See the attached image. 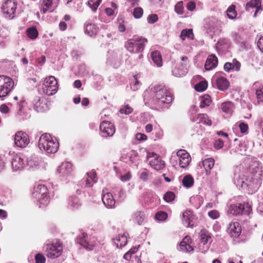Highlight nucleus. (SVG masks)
<instances>
[{
  "label": "nucleus",
  "instance_id": "1",
  "mask_svg": "<svg viewBox=\"0 0 263 263\" xmlns=\"http://www.w3.org/2000/svg\"><path fill=\"white\" fill-rule=\"evenodd\" d=\"M143 98L145 104L155 110L168 108L173 100L172 94L163 85L150 86L144 92Z\"/></svg>",
  "mask_w": 263,
  "mask_h": 263
},
{
  "label": "nucleus",
  "instance_id": "2",
  "mask_svg": "<svg viewBox=\"0 0 263 263\" xmlns=\"http://www.w3.org/2000/svg\"><path fill=\"white\" fill-rule=\"evenodd\" d=\"M38 146L41 151L47 154H54L59 149V144L49 134L45 133L41 136Z\"/></svg>",
  "mask_w": 263,
  "mask_h": 263
},
{
  "label": "nucleus",
  "instance_id": "3",
  "mask_svg": "<svg viewBox=\"0 0 263 263\" xmlns=\"http://www.w3.org/2000/svg\"><path fill=\"white\" fill-rule=\"evenodd\" d=\"M147 42V40L142 37L130 39L125 42L124 47L129 52L133 53H139L144 50L145 44Z\"/></svg>",
  "mask_w": 263,
  "mask_h": 263
},
{
  "label": "nucleus",
  "instance_id": "4",
  "mask_svg": "<svg viewBox=\"0 0 263 263\" xmlns=\"http://www.w3.org/2000/svg\"><path fill=\"white\" fill-rule=\"evenodd\" d=\"M34 191L32 193V196L36 199L40 207L47 205L50 202V198L48 195L47 187L44 184H38L34 187Z\"/></svg>",
  "mask_w": 263,
  "mask_h": 263
},
{
  "label": "nucleus",
  "instance_id": "5",
  "mask_svg": "<svg viewBox=\"0 0 263 263\" xmlns=\"http://www.w3.org/2000/svg\"><path fill=\"white\" fill-rule=\"evenodd\" d=\"M17 2L16 0H5L1 6V12L4 17L12 20L16 15Z\"/></svg>",
  "mask_w": 263,
  "mask_h": 263
},
{
  "label": "nucleus",
  "instance_id": "6",
  "mask_svg": "<svg viewBox=\"0 0 263 263\" xmlns=\"http://www.w3.org/2000/svg\"><path fill=\"white\" fill-rule=\"evenodd\" d=\"M44 249L47 257L52 259L60 256L63 251L62 245L58 240L53 241L51 243L46 244Z\"/></svg>",
  "mask_w": 263,
  "mask_h": 263
},
{
  "label": "nucleus",
  "instance_id": "7",
  "mask_svg": "<svg viewBox=\"0 0 263 263\" xmlns=\"http://www.w3.org/2000/svg\"><path fill=\"white\" fill-rule=\"evenodd\" d=\"M76 242L88 251L92 250L97 245L96 237L90 236L88 238L87 235L84 232L78 236Z\"/></svg>",
  "mask_w": 263,
  "mask_h": 263
},
{
  "label": "nucleus",
  "instance_id": "8",
  "mask_svg": "<svg viewBox=\"0 0 263 263\" xmlns=\"http://www.w3.org/2000/svg\"><path fill=\"white\" fill-rule=\"evenodd\" d=\"M58 90V82L53 76L46 78L43 84L42 90L44 93L47 96H52L55 94Z\"/></svg>",
  "mask_w": 263,
  "mask_h": 263
},
{
  "label": "nucleus",
  "instance_id": "9",
  "mask_svg": "<svg viewBox=\"0 0 263 263\" xmlns=\"http://www.w3.org/2000/svg\"><path fill=\"white\" fill-rule=\"evenodd\" d=\"M252 211L251 206L248 203L231 204L229 206L228 213L233 216L239 215H249Z\"/></svg>",
  "mask_w": 263,
  "mask_h": 263
},
{
  "label": "nucleus",
  "instance_id": "10",
  "mask_svg": "<svg viewBox=\"0 0 263 263\" xmlns=\"http://www.w3.org/2000/svg\"><path fill=\"white\" fill-rule=\"evenodd\" d=\"M12 79L6 76H0V98L7 96L14 86Z\"/></svg>",
  "mask_w": 263,
  "mask_h": 263
},
{
  "label": "nucleus",
  "instance_id": "11",
  "mask_svg": "<svg viewBox=\"0 0 263 263\" xmlns=\"http://www.w3.org/2000/svg\"><path fill=\"white\" fill-rule=\"evenodd\" d=\"M181 61L186 62L187 61V57H182L181 58ZM186 63H182L181 62L174 63L173 64L172 72L173 76L176 77H181L184 76L187 72L188 69L186 66Z\"/></svg>",
  "mask_w": 263,
  "mask_h": 263
},
{
  "label": "nucleus",
  "instance_id": "12",
  "mask_svg": "<svg viewBox=\"0 0 263 263\" xmlns=\"http://www.w3.org/2000/svg\"><path fill=\"white\" fill-rule=\"evenodd\" d=\"M27 166L33 171L38 170H45L47 164L41 158L35 156L31 155L26 159Z\"/></svg>",
  "mask_w": 263,
  "mask_h": 263
},
{
  "label": "nucleus",
  "instance_id": "13",
  "mask_svg": "<svg viewBox=\"0 0 263 263\" xmlns=\"http://www.w3.org/2000/svg\"><path fill=\"white\" fill-rule=\"evenodd\" d=\"M31 105L38 112H43L49 109L46 100L41 95H36L33 97L31 100Z\"/></svg>",
  "mask_w": 263,
  "mask_h": 263
},
{
  "label": "nucleus",
  "instance_id": "14",
  "mask_svg": "<svg viewBox=\"0 0 263 263\" xmlns=\"http://www.w3.org/2000/svg\"><path fill=\"white\" fill-rule=\"evenodd\" d=\"M149 158H152L149 161V165L154 170L159 171L164 168L165 164L164 161L155 153H147L146 159L148 160Z\"/></svg>",
  "mask_w": 263,
  "mask_h": 263
},
{
  "label": "nucleus",
  "instance_id": "15",
  "mask_svg": "<svg viewBox=\"0 0 263 263\" xmlns=\"http://www.w3.org/2000/svg\"><path fill=\"white\" fill-rule=\"evenodd\" d=\"M30 143L28 135L22 131L17 132L15 135L14 143L16 146L24 148Z\"/></svg>",
  "mask_w": 263,
  "mask_h": 263
},
{
  "label": "nucleus",
  "instance_id": "16",
  "mask_svg": "<svg viewBox=\"0 0 263 263\" xmlns=\"http://www.w3.org/2000/svg\"><path fill=\"white\" fill-rule=\"evenodd\" d=\"M100 129L101 132V136L105 138L112 136L115 132V128L113 124L105 121L101 123Z\"/></svg>",
  "mask_w": 263,
  "mask_h": 263
},
{
  "label": "nucleus",
  "instance_id": "17",
  "mask_svg": "<svg viewBox=\"0 0 263 263\" xmlns=\"http://www.w3.org/2000/svg\"><path fill=\"white\" fill-rule=\"evenodd\" d=\"M176 157L179 160V166L182 168L186 167L191 161L189 154L184 149H180L176 153Z\"/></svg>",
  "mask_w": 263,
  "mask_h": 263
},
{
  "label": "nucleus",
  "instance_id": "18",
  "mask_svg": "<svg viewBox=\"0 0 263 263\" xmlns=\"http://www.w3.org/2000/svg\"><path fill=\"white\" fill-rule=\"evenodd\" d=\"M72 172V164L69 162H63L57 168V172L59 176L65 178L70 176Z\"/></svg>",
  "mask_w": 263,
  "mask_h": 263
},
{
  "label": "nucleus",
  "instance_id": "19",
  "mask_svg": "<svg viewBox=\"0 0 263 263\" xmlns=\"http://www.w3.org/2000/svg\"><path fill=\"white\" fill-rule=\"evenodd\" d=\"M228 234L232 237L237 238L241 232V227L237 221L231 222L227 229Z\"/></svg>",
  "mask_w": 263,
  "mask_h": 263
},
{
  "label": "nucleus",
  "instance_id": "20",
  "mask_svg": "<svg viewBox=\"0 0 263 263\" xmlns=\"http://www.w3.org/2000/svg\"><path fill=\"white\" fill-rule=\"evenodd\" d=\"M192 122L196 124H202L204 125L211 126L212 122L208 116L205 114H199L197 115H192L190 117Z\"/></svg>",
  "mask_w": 263,
  "mask_h": 263
},
{
  "label": "nucleus",
  "instance_id": "21",
  "mask_svg": "<svg viewBox=\"0 0 263 263\" xmlns=\"http://www.w3.org/2000/svg\"><path fill=\"white\" fill-rule=\"evenodd\" d=\"M102 200L104 205L108 209L115 207V200L112 194L107 192V190H103L102 192Z\"/></svg>",
  "mask_w": 263,
  "mask_h": 263
},
{
  "label": "nucleus",
  "instance_id": "22",
  "mask_svg": "<svg viewBox=\"0 0 263 263\" xmlns=\"http://www.w3.org/2000/svg\"><path fill=\"white\" fill-rule=\"evenodd\" d=\"M255 8L256 11L254 14V16L256 17L258 12L263 10V6L261 5L260 0H251L246 4V10L250 11L251 8Z\"/></svg>",
  "mask_w": 263,
  "mask_h": 263
},
{
  "label": "nucleus",
  "instance_id": "23",
  "mask_svg": "<svg viewBox=\"0 0 263 263\" xmlns=\"http://www.w3.org/2000/svg\"><path fill=\"white\" fill-rule=\"evenodd\" d=\"M11 166L13 171L22 170L24 167L23 159L18 155H14L11 161Z\"/></svg>",
  "mask_w": 263,
  "mask_h": 263
},
{
  "label": "nucleus",
  "instance_id": "24",
  "mask_svg": "<svg viewBox=\"0 0 263 263\" xmlns=\"http://www.w3.org/2000/svg\"><path fill=\"white\" fill-rule=\"evenodd\" d=\"M218 63L217 57L214 54H210L205 62L204 68L206 70H211L217 67Z\"/></svg>",
  "mask_w": 263,
  "mask_h": 263
},
{
  "label": "nucleus",
  "instance_id": "25",
  "mask_svg": "<svg viewBox=\"0 0 263 263\" xmlns=\"http://www.w3.org/2000/svg\"><path fill=\"white\" fill-rule=\"evenodd\" d=\"M193 217V213L190 210H186L183 213L182 220L186 227H193L194 226V223H192Z\"/></svg>",
  "mask_w": 263,
  "mask_h": 263
},
{
  "label": "nucleus",
  "instance_id": "26",
  "mask_svg": "<svg viewBox=\"0 0 263 263\" xmlns=\"http://www.w3.org/2000/svg\"><path fill=\"white\" fill-rule=\"evenodd\" d=\"M205 23L204 27L209 33L214 32L218 24L217 20L214 17L205 19Z\"/></svg>",
  "mask_w": 263,
  "mask_h": 263
},
{
  "label": "nucleus",
  "instance_id": "27",
  "mask_svg": "<svg viewBox=\"0 0 263 263\" xmlns=\"http://www.w3.org/2000/svg\"><path fill=\"white\" fill-rule=\"evenodd\" d=\"M84 180L85 181V187H91L93 183H96L97 181L96 172L94 171H91L87 173L86 176L84 178Z\"/></svg>",
  "mask_w": 263,
  "mask_h": 263
},
{
  "label": "nucleus",
  "instance_id": "28",
  "mask_svg": "<svg viewBox=\"0 0 263 263\" xmlns=\"http://www.w3.org/2000/svg\"><path fill=\"white\" fill-rule=\"evenodd\" d=\"M127 235V233H124L122 235L119 234L115 238L113 239L114 243L117 248H122L126 245Z\"/></svg>",
  "mask_w": 263,
  "mask_h": 263
},
{
  "label": "nucleus",
  "instance_id": "29",
  "mask_svg": "<svg viewBox=\"0 0 263 263\" xmlns=\"http://www.w3.org/2000/svg\"><path fill=\"white\" fill-rule=\"evenodd\" d=\"M215 83L217 88L222 91L228 89L230 85L228 80L223 77L216 78L215 79Z\"/></svg>",
  "mask_w": 263,
  "mask_h": 263
},
{
  "label": "nucleus",
  "instance_id": "30",
  "mask_svg": "<svg viewBox=\"0 0 263 263\" xmlns=\"http://www.w3.org/2000/svg\"><path fill=\"white\" fill-rule=\"evenodd\" d=\"M222 111L228 116H231L235 109L234 103L231 101H226L221 104Z\"/></svg>",
  "mask_w": 263,
  "mask_h": 263
},
{
  "label": "nucleus",
  "instance_id": "31",
  "mask_svg": "<svg viewBox=\"0 0 263 263\" xmlns=\"http://www.w3.org/2000/svg\"><path fill=\"white\" fill-rule=\"evenodd\" d=\"M145 218L144 212L139 211L135 212L132 216L133 221L139 225H141Z\"/></svg>",
  "mask_w": 263,
  "mask_h": 263
},
{
  "label": "nucleus",
  "instance_id": "32",
  "mask_svg": "<svg viewBox=\"0 0 263 263\" xmlns=\"http://www.w3.org/2000/svg\"><path fill=\"white\" fill-rule=\"evenodd\" d=\"M107 57V62L110 64H112L116 61H119L121 59V55L118 52L113 50L108 51Z\"/></svg>",
  "mask_w": 263,
  "mask_h": 263
},
{
  "label": "nucleus",
  "instance_id": "33",
  "mask_svg": "<svg viewBox=\"0 0 263 263\" xmlns=\"http://www.w3.org/2000/svg\"><path fill=\"white\" fill-rule=\"evenodd\" d=\"M214 163L215 161L212 158L205 159L202 161V164L207 176L210 175V170L213 167Z\"/></svg>",
  "mask_w": 263,
  "mask_h": 263
},
{
  "label": "nucleus",
  "instance_id": "34",
  "mask_svg": "<svg viewBox=\"0 0 263 263\" xmlns=\"http://www.w3.org/2000/svg\"><path fill=\"white\" fill-rule=\"evenodd\" d=\"M85 32L90 36L95 35L97 32V28L95 24L86 22L84 26Z\"/></svg>",
  "mask_w": 263,
  "mask_h": 263
},
{
  "label": "nucleus",
  "instance_id": "35",
  "mask_svg": "<svg viewBox=\"0 0 263 263\" xmlns=\"http://www.w3.org/2000/svg\"><path fill=\"white\" fill-rule=\"evenodd\" d=\"M151 57L153 62L157 67L162 65V60L161 53L158 51H154L151 53Z\"/></svg>",
  "mask_w": 263,
  "mask_h": 263
},
{
  "label": "nucleus",
  "instance_id": "36",
  "mask_svg": "<svg viewBox=\"0 0 263 263\" xmlns=\"http://www.w3.org/2000/svg\"><path fill=\"white\" fill-rule=\"evenodd\" d=\"M68 204L69 207L73 209H78L81 204L79 198L76 196H71L69 198Z\"/></svg>",
  "mask_w": 263,
  "mask_h": 263
},
{
  "label": "nucleus",
  "instance_id": "37",
  "mask_svg": "<svg viewBox=\"0 0 263 263\" xmlns=\"http://www.w3.org/2000/svg\"><path fill=\"white\" fill-rule=\"evenodd\" d=\"M200 240L203 245H206L211 239L210 234L205 230H201L200 232Z\"/></svg>",
  "mask_w": 263,
  "mask_h": 263
},
{
  "label": "nucleus",
  "instance_id": "38",
  "mask_svg": "<svg viewBox=\"0 0 263 263\" xmlns=\"http://www.w3.org/2000/svg\"><path fill=\"white\" fill-rule=\"evenodd\" d=\"M128 157L130 162L136 166H138L139 162V157L138 153L134 150H132L128 154Z\"/></svg>",
  "mask_w": 263,
  "mask_h": 263
},
{
  "label": "nucleus",
  "instance_id": "39",
  "mask_svg": "<svg viewBox=\"0 0 263 263\" xmlns=\"http://www.w3.org/2000/svg\"><path fill=\"white\" fill-rule=\"evenodd\" d=\"M194 180L190 175L185 176L182 181L183 185L186 187L189 188L193 185Z\"/></svg>",
  "mask_w": 263,
  "mask_h": 263
},
{
  "label": "nucleus",
  "instance_id": "40",
  "mask_svg": "<svg viewBox=\"0 0 263 263\" xmlns=\"http://www.w3.org/2000/svg\"><path fill=\"white\" fill-rule=\"evenodd\" d=\"M26 34L28 37L32 40L35 39L39 35L38 31L34 27L28 28L26 30Z\"/></svg>",
  "mask_w": 263,
  "mask_h": 263
},
{
  "label": "nucleus",
  "instance_id": "41",
  "mask_svg": "<svg viewBox=\"0 0 263 263\" xmlns=\"http://www.w3.org/2000/svg\"><path fill=\"white\" fill-rule=\"evenodd\" d=\"M212 102L211 97L208 95L203 96L201 98L200 107L203 108L210 106Z\"/></svg>",
  "mask_w": 263,
  "mask_h": 263
},
{
  "label": "nucleus",
  "instance_id": "42",
  "mask_svg": "<svg viewBox=\"0 0 263 263\" xmlns=\"http://www.w3.org/2000/svg\"><path fill=\"white\" fill-rule=\"evenodd\" d=\"M55 0H43V7L41 9V12L42 13H46L47 11L50 8L52 5L53 4L54 1Z\"/></svg>",
  "mask_w": 263,
  "mask_h": 263
},
{
  "label": "nucleus",
  "instance_id": "43",
  "mask_svg": "<svg viewBox=\"0 0 263 263\" xmlns=\"http://www.w3.org/2000/svg\"><path fill=\"white\" fill-rule=\"evenodd\" d=\"M257 181V180L255 181V182H245L243 180L240 179L237 181V185H239L240 184H241V187H245V186L250 187L253 189H256L258 187V184L256 182Z\"/></svg>",
  "mask_w": 263,
  "mask_h": 263
},
{
  "label": "nucleus",
  "instance_id": "44",
  "mask_svg": "<svg viewBox=\"0 0 263 263\" xmlns=\"http://www.w3.org/2000/svg\"><path fill=\"white\" fill-rule=\"evenodd\" d=\"M102 0H89L87 2V5L92 11L96 12Z\"/></svg>",
  "mask_w": 263,
  "mask_h": 263
},
{
  "label": "nucleus",
  "instance_id": "45",
  "mask_svg": "<svg viewBox=\"0 0 263 263\" xmlns=\"http://www.w3.org/2000/svg\"><path fill=\"white\" fill-rule=\"evenodd\" d=\"M227 15L230 19L235 18L237 16V12L235 10V6L233 5H231L227 11Z\"/></svg>",
  "mask_w": 263,
  "mask_h": 263
},
{
  "label": "nucleus",
  "instance_id": "46",
  "mask_svg": "<svg viewBox=\"0 0 263 263\" xmlns=\"http://www.w3.org/2000/svg\"><path fill=\"white\" fill-rule=\"evenodd\" d=\"M193 30L191 29L182 30L180 35V37L182 40H184L186 37L193 39Z\"/></svg>",
  "mask_w": 263,
  "mask_h": 263
},
{
  "label": "nucleus",
  "instance_id": "47",
  "mask_svg": "<svg viewBox=\"0 0 263 263\" xmlns=\"http://www.w3.org/2000/svg\"><path fill=\"white\" fill-rule=\"evenodd\" d=\"M208 87V83L206 81H201L195 86V89L197 91H203Z\"/></svg>",
  "mask_w": 263,
  "mask_h": 263
},
{
  "label": "nucleus",
  "instance_id": "48",
  "mask_svg": "<svg viewBox=\"0 0 263 263\" xmlns=\"http://www.w3.org/2000/svg\"><path fill=\"white\" fill-rule=\"evenodd\" d=\"M175 198V194L172 192H167L163 196V199L166 202H170L174 200Z\"/></svg>",
  "mask_w": 263,
  "mask_h": 263
},
{
  "label": "nucleus",
  "instance_id": "49",
  "mask_svg": "<svg viewBox=\"0 0 263 263\" xmlns=\"http://www.w3.org/2000/svg\"><path fill=\"white\" fill-rule=\"evenodd\" d=\"M143 14V10L141 7H137L134 9L133 16L135 18H141Z\"/></svg>",
  "mask_w": 263,
  "mask_h": 263
},
{
  "label": "nucleus",
  "instance_id": "50",
  "mask_svg": "<svg viewBox=\"0 0 263 263\" xmlns=\"http://www.w3.org/2000/svg\"><path fill=\"white\" fill-rule=\"evenodd\" d=\"M167 217V214L163 211H160L156 213L155 215V218L156 220L159 221H164Z\"/></svg>",
  "mask_w": 263,
  "mask_h": 263
},
{
  "label": "nucleus",
  "instance_id": "51",
  "mask_svg": "<svg viewBox=\"0 0 263 263\" xmlns=\"http://www.w3.org/2000/svg\"><path fill=\"white\" fill-rule=\"evenodd\" d=\"M183 2L182 1L177 3L175 6V11L178 14H182L183 11Z\"/></svg>",
  "mask_w": 263,
  "mask_h": 263
},
{
  "label": "nucleus",
  "instance_id": "52",
  "mask_svg": "<svg viewBox=\"0 0 263 263\" xmlns=\"http://www.w3.org/2000/svg\"><path fill=\"white\" fill-rule=\"evenodd\" d=\"M256 95L258 102H263V86L256 89Z\"/></svg>",
  "mask_w": 263,
  "mask_h": 263
},
{
  "label": "nucleus",
  "instance_id": "53",
  "mask_svg": "<svg viewBox=\"0 0 263 263\" xmlns=\"http://www.w3.org/2000/svg\"><path fill=\"white\" fill-rule=\"evenodd\" d=\"M133 111V109L129 105H126L120 110V112L122 114L129 115Z\"/></svg>",
  "mask_w": 263,
  "mask_h": 263
},
{
  "label": "nucleus",
  "instance_id": "54",
  "mask_svg": "<svg viewBox=\"0 0 263 263\" xmlns=\"http://www.w3.org/2000/svg\"><path fill=\"white\" fill-rule=\"evenodd\" d=\"M35 263H45L46 258L43 254L37 253L35 256Z\"/></svg>",
  "mask_w": 263,
  "mask_h": 263
},
{
  "label": "nucleus",
  "instance_id": "55",
  "mask_svg": "<svg viewBox=\"0 0 263 263\" xmlns=\"http://www.w3.org/2000/svg\"><path fill=\"white\" fill-rule=\"evenodd\" d=\"M190 239V238L187 236H186L184 238L183 240L180 242L179 247L180 249L183 251H185V250L186 249V247L187 246V241Z\"/></svg>",
  "mask_w": 263,
  "mask_h": 263
},
{
  "label": "nucleus",
  "instance_id": "56",
  "mask_svg": "<svg viewBox=\"0 0 263 263\" xmlns=\"http://www.w3.org/2000/svg\"><path fill=\"white\" fill-rule=\"evenodd\" d=\"M158 20V17L157 14H152L147 17V22L149 24H154Z\"/></svg>",
  "mask_w": 263,
  "mask_h": 263
},
{
  "label": "nucleus",
  "instance_id": "57",
  "mask_svg": "<svg viewBox=\"0 0 263 263\" xmlns=\"http://www.w3.org/2000/svg\"><path fill=\"white\" fill-rule=\"evenodd\" d=\"M209 216L213 219H216L219 218V213L217 210H212L208 212Z\"/></svg>",
  "mask_w": 263,
  "mask_h": 263
},
{
  "label": "nucleus",
  "instance_id": "58",
  "mask_svg": "<svg viewBox=\"0 0 263 263\" xmlns=\"http://www.w3.org/2000/svg\"><path fill=\"white\" fill-rule=\"evenodd\" d=\"M140 178L144 181H146L148 179V174L146 169L142 171L140 174Z\"/></svg>",
  "mask_w": 263,
  "mask_h": 263
},
{
  "label": "nucleus",
  "instance_id": "59",
  "mask_svg": "<svg viewBox=\"0 0 263 263\" xmlns=\"http://www.w3.org/2000/svg\"><path fill=\"white\" fill-rule=\"evenodd\" d=\"M232 64L233 66V70L236 71H239L240 69L241 64L240 62L237 61L236 59H233L232 62Z\"/></svg>",
  "mask_w": 263,
  "mask_h": 263
},
{
  "label": "nucleus",
  "instance_id": "60",
  "mask_svg": "<svg viewBox=\"0 0 263 263\" xmlns=\"http://www.w3.org/2000/svg\"><path fill=\"white\" fill-rule=\"evenodd\" d=\"M239 127L242 133H246L248 130V125L247 124L245 123H240L239 125Z\"/></svg>",
  "mask_w": 263,
  "mask_h": 263
},
{
  "label": "nucleus",
  "instance_id": "61",
  "mask_svg": "<svg viewBox=\"0 0 263 263\" xmlns=\"http://www.w3.org/2000/svg\"><path fill=\"white\" fill-rule=\"evenodd\" d=\"M214 146L216 149H220L223 146V142L221 139L217 140L215 141Z\"/></svg>",
  "mask_w": 263,
  "mask_h": 263
},
{
  "label": "nucleus",
  "instance_id": "62",
  "mask_svg": "<svg viewBox=\"0 0 263 263\" xmlns=\"http://www.w3.org/2000/svg\"><path fill=\"white\" fill-rule=\"evenodd\" d=\"M0 111L2 114H7L9 112V108L7 105L3 104L0 106Z\"/></svg>",
  "mask_w": 263,
  "mask_h": 263
},
{
  "label": "nucleus",
  "instance_id": "63",
  "mask_svg": "<svg viewBox=\"0 0 263 263\" xmlns=\"http://www.w3.org/2000/svg\"><path fill=\"white\" fill-rule=\"evenodd\" d=\"M116 192H118V198L122 200L124 198L125 196V192L121 188H118Z\"/></svg>",
  "mask_w": 263,
  "mask_h": 263
},
{
  "label": "nucleus",
  "instance_id": "64",
  "mask_svg": "<svg viewBox=\"0 0 263 263\" xmlns=\"http://www.w3.org/2000/svg\"><path fill=\"white\" fill-rule=\"evenodd\" d=\"M140 82L135 78L134 84L131 85V88L133 90L136 91L140 88Z\"/></svg>",
  "mask_w": 263,
  "mask_h": 263
}]
</instances>
